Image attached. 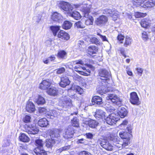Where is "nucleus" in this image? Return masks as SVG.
Returning a JSON list of instances; mask_svg holds the SVG:
<instances>
[{
    "instance_id": "nucleus-1",
    "label": "nucleus",
    "mask_w": 155,
    "mask_h": 155,
    "mask_svg": "<svg viewBox=\"0 0 155 155\" xmlns=\"http://www.w3.org/2000/svg\"><path fill=\"white\" fill-rule=\"evenodd\" d=\"M75 5L76 8L81 7L82 8L84 14V17L85 20V24L87 25H92L94 18L91 15L89 14L91 11V6L86 4H84L83 5L78 4Z\"/></svg>"
},
{
    "instance_id": "nucleus-2",
    "label": "nucleus",
    "mask_w": 155,
    "mask_h": 155,
    "mask_svg": "<svg viewBox=\"0 0 155 155\" xmlns=\"http://www.w3.org/2000/svg\"><path fill=\"white\" fill-rule=\"evenodd\" d=\"M58 6L65 13L68 14V15L73 9L72 5L67 2L60 1L59 2Z\"/></svg>"
},
{
    "instance_id": "nucleus-3",
    "label": "nucleus",
    "mask_w": 155,
    "mask_h": 155,
    "mask_svg": "<svg viewBox=\"0 0 155 155\" xmlns=\"http://www.w3.org/2000/svg\"><path fill=\"white\" fill-rule=\"evenodd\" d=\"M102 12L104 14H108L114 21L116 20L120 17L119 12L114 8L110 9L106 8L103 10Z\"/></svg>"
},
{
    "instance_id": "nucleus-4",
    "label": "nucleus",
    "mask_w": 155,
    "mask_h": 155,
    "mask_svg": "<svg viewBox=\"0 0 155 155\" xmlns=\"http://www.w3.org/2000/svg\"><path fill=\"white\" fill-rule=\"evenodd\" d=\"M100 79L102 80V81L106 83H109V79L110 78V72L105 69H101L99 72Z\"/></svg>"
},
{
    "instance_id": "nucleus-5",
    "label": "nucleus",
    "mask_w": 155,
    "mask_h": 155,
    "mask_svg": "<svg viewBox=\"0 0 155 155\" xmlns=\"http://www.w3.org/2000/svg\"><path fill=\"white\" fill-rule=\"evenodd\" d=\"M107 100L110 101L113 103L120 106L122 104V100L115 94H110L106 97Z\"/></svg>"
},
{
    "instance_id": "nucleus-6",
    "label": "nucleus",
    "mask_w": 155,
    "mask_h": 155,
    "mask_svg": "<svg viewBox=\"0 0 155 155\" xmlns=\"http://www.w3.org/2000/svg\"><path fill=\"white\" fill-rule=\"evenodd\" d=\"M97 143L98 145H100L103 148L108 151H112L113 149V146L108 141L102 139H98Z\"/></svg>"
},
{
    "instance_id": "nucleus-7",
    "label": "nucleus",
    "mask_w": 155,
    "mask_h": 155,
    "mask_svg": "<svg viewBox=\"0 0 155 155\" xmlns=\"http://www.w3.org/2000/svg\"><path fill=\"white\" fill-rule=\"evenodd\" d=\"M74 68L75 71L78 72L80 74L84 76L89 75L91 73L90 70L82 66H75Z\"/></svg>"
},
{
    "instance_id": "nucleus-8",
    "label": "nucleus",
    "mask_w": 155,
    "mask_h": 155,
    "mask_svg": "<svg viewBox=\"0 0 155 155\" xmlns=\"http://www.w3.org/2000/svg\"><path fill=\"white\" fill-rule=\"evenodd\" d=\"M120 118L115 113H112L107 117L106 119V123L110 125H112L114 124L119 120Z\"/></svg>"
},
{
    "instance_id": "nucleus-9",
    "label": "nucleus",
    "mask_w": 155,
    "mask_h": 155,
    "mask_svg": "<svg viewBox=\"0 0 155 155\" xmlns=\"http://www.w3.org/2000/svg\"><path fill=\"white\" fill-rule=\"evenodd\" d=\"M59 102L64 107H67L68 106H71L72 105L71 100L67 96L61 97Z\"/></svg>"
},
{
    "instance_id": "nucleus-10",
    "label": "nucleus",
    "mask_w": 155,
    "mask_h": 155,
    "mask_svg": "<svg viewBox=\"0 0 155 155\" xmlns=\"http://www.w3.org/2000/svg\"><path fill=\"white\" fill-rule=\"evenodd\" d=\"M130 101L134 105H139L140 104L139 98L136 92H132L130 94Z\"/></svg>"
},
{
    "instance_id": "nucleus-11",
    "label": "nucleus",
    "mask_w": 155,
    "mask_h": 155,
    "mask_svg": "<svg viewBox=\"0 0 155 155\" xmlns=\"http://www.w3.org/2000/svg\"><path fill=\"white\" fill-rule=\"evenodd\" d=\"M25 131L29 134H35L38 133L39 129L37 127L32 125L25 126Z\"/></svg>"
},
{
    "instance_id": "nucleus-12",
    "label": "nucleus",
    "mask_w": 155,
    "mask_h": 155,
    "mask_svg": "<svg viewBox=\"0 0 155 155\" xmlns=\"http://www.w3.org/2000/svg\"><path fill=\"white\" fill-rule=\"evenodd\" d=\"M107 17L102 15L100 16L95 21V22L96 25L99 26H101L105 25L108 21Z\"/></svg>"
},
{
    "instance_id": "nucleus-13",
    "label": "nucleus",
    "mask_w": 155,
    "mask_h": 155,
    "mask_svg": "<svg viewBox=\"0 0 155 155\" xmlns=\"http://www.w3.org/2000/svg\"><path fill=\"white\" fill-rule=\"evenodd\" d=\"M74 133V130L72 127H68L65 130L64 133L63 134L64 137L68 139L72 138Z\"/></svg>"
},
{
    "instance_id": "nucleus-14",
    "label": "nucleus",
    "mask_w": 155,
    "mask_h": 155,
    "mask_svg": "<svg viewBox=\"0 0 155 155\" xmlns=\"http://www.w3.org/2000/svg\"><path fill=\"white\" fill-rule=\"evenodd\" d=\"M61 133V131L59 130L56 129L51 130L49 132L50 135L51 139L54 140L60 137Z\"/></svg>"
},
{
    "instance_id": "nucleus-15",
    "label": "nucleus",
    "mask_w": 155,
    "mask_h": 155,
    "mask_svg": "<svg viewBox=\"0 0 155 155\" xmlns=\"http://www.w3.org/2000/svg\"><path fill=\"white\" fill-rule=\"evenodd\" d=\"M70 81L68 77L64 76L61 78V81L60 83V85L62 87H65L69 85Z\"/></svg>"
},
{
    "instance_id": "nucleus-16",
    "label": "nucleus",
    "mask_w": 155,
    "mask_h": 155,
    "mask_svg": "<svg viewBox=\"0 0 155 155\" xmlns=\"http://www.w3.org/2000/svg\"><path fill=\"white\" fill-rule=\"evenodd\" d=\"M127 111L125 108L123 107H119L117 112L119 117L124 118L127 116Z\"/></svg>"
},
{
    "instance_id": "nucleus-17",
    "label": "nucleus",
    "mask_w": 155,
    "mask_h": 155,
    "mask_svg": "<svg viewBox=\"0 0 155 155\" xmlns=\"http://www.w3.org/2000/svg\"><path fill=\"white\" fill-rule=\"evenodd\" d=\"M26 110L29 113L33 112L35 110L34 104L30 101H28L27 103L26 106Z\"/></svg>"
},
{
    "instance_id": "nucleus-18",
    "label": "nucleus",
    "mask_w": 155,
    "mask_h": 155,
    "mask_svg": "<svg viewBox=\"0 0 155 155\" xmlns=\"http://www.w3.org/2000/svg\"><path fill=\"white\" fill-rule=\"evenodd\" d=\"M51 85V83L49 80H44L40 84L39 88L43 90L48 89Z\"/></svg>"
},
{
    "instance_id": "nucleus-19",
    "label": "nucleus",
    "mask_w": 155,
    "mask_h": 155,
    "mask_svg": "<svg viewBox=\"0 0 155 155\" xmlns=\"http://www.w3.org/2000/svg\"><path fill=\"white\" fill-rule=\"evenodd\" d=\"M58 38L63 40H68L69 38V35L63 31L61 30L58 33L57 35Z\"/></svg>"
},
{
    "instance_id": "nucleus-20",
    "label": "nucleus",
    "mask_w": 155,
    "mask_h": 155,
    "mask_svg": "<svg viewBox=\"0 0 155 155\" xmlns=\"http://www.w3.org/2000/svg\"><path fill=\"white\" fill-rule=\"evenodd\" d=\"M46 92L49 95L55 96L57 95L58 90L56 88L52 87L48 89Z\"/></svg>"
},
{
    "instance_id": "nucleus-21",
    "label": "nucleus",
    "mask_w": 155,
    "mask_h": 155,
    "mask_svg": "<svg viewBox=\"0 0 155 155\" xmlns=\"http://www.w3.org/2000/svg\"><path fill=\"white\" fill-rule=\"evenodd\" d=\"M105 113L101 110L97 109L94 115L95 117L97 119L102 118L105 117Z\"/></svg>"
},
{
    "instance_id": "nucleus-22",
    "label": "nucleus",
    "mask_w": 155,
    "mask_h": 155,
    "mask_svg": "<svg viewBox=\"0 0 155 155\" xmlns=\"http://www.w3.org/2000/svg\"><path fill=\"white\" fill-rule=\"evenodd\" d=\"M92 102L93 104L100 105L102 104V98L99 96H95L92 99Z\"/></svg>"
},
{
    "instance_id": "nucleus-23",
    "label": "nucleus",
    "mask_w": 155,
    "mask_h": 155,
    "mask_svg": "<svg viewBox=\"0 0 155 155\" xmlns=\"http://www.w3.org/2000/svg\"><path fill=\"white\" fill-rule=\"evenodd\" d=\"M85 124H87L90 127L95 128L97 126L99 123L95 120H91L87 122L86 121Z\"/></svg>"
},
{
    "instance_id": "nucleus-24",
    "label": "nucleus",
    "mask_w": 155,
    "mask_h": 155,
    "mask_svg": "<svg viewBox=\"0 0 155 155\" xmlns=\"http://www.w3.org/2000/svg\"><path fill=\"white\" fill-rule=\"evenodd\" d=\"M34 151L36 155H47L46 152L43 149V148H35L34 150Z\"/></svg>"
},
{
    "instance_id": "nucleus-25",
    "label": "nucleus",
    "mask_w": 155,
    "mask_h": 155,
    "mask_svg": "<svg viewBox=\"0 0 155 155\" xmlns=\"http://www.w3.org/2000/svg\"><path fill=\"white\" fill-rule=\"evenodd\" d=\"M155 0H149L145 3L144 4H143L141 7L144 8H151L155 5Z\"/></svg>"
},
{
    "instance_id": "nucleus-26",
    "label": "nucleus",
    "mask_w": 155,
    "mask_h": 155,
    "mask_svg": "<svg viewBox=\"0 0 155 155\" xmlns=\"http://www.w3.org/2000/svg\"><path fill=\"white\" fill-rule=\"evenodd\" d=\"M120 137L122 139L125 140L129 139L131 135L130 133L124 132L123 131L120 132L119 133Z\"/></svg>"
},
{
    "instance_id": "nucleus-27",
    "label": "nucleus",
    "mask_w": 155,
    "mask_h": 155,
    "mask_svg": "<svg viewBox=\"0 0 155 155\" xmlns=\"http://www.w3.org/2000/svg\"><path fill=\"white\" fill-rule=\"evenodd\" d=\"M87 53L88 54L91 55L93 54H96L98 51L97 48L95 46H91L88 48Z\"/></svg>"
},
{
    "instance_id": "nucleus-28",
    "label": "nucleus",
    "mask_w": 155,
    "mask_h": 155,
    "mask_svg": "<svg viewBox=\"0 0 155 155\" xmlns=\"http://www.w3.org/2000/svg\"><path fill=\"white\" fill-rule=\"evenodd\" d=\"M62 16L58 12H54L51 17L52 19L54 21H59L61 20Z\"/></svg>"
},
{
    "instance_id": "nucleus-29",
    "label": "nucleus",
    "mask_w": 155,
    "mask_h": 155,
    "mask_svg": "<svg viewBox=\"0 0 155 155\" xmlns=\"http://www.w3.org/2000/svg\"><path fill=\"white\" fill-rule=\"evenodd\" d=\"M38 124L41 127H45L48 124V123L46 118H43L39 120Z\"/></svg>"
},
{
    "instance_id": "nucleus-30",
    "label": "nucleus",
    "mask_w": 155,
    "mask_h": 155,
    "mask_svg": "<svg viewBox=\"0 0 155 155\" xmlns=\"http://www.w3.org/2000/svg\"><path fill=\"white\" fill-rule=\"evenodd\" d=\"M70 16L71 17L76 20H79L81 18L80 14L78 12L75 11L72 12H70L68 15Z\"/></svg>"
},
{
    "instance_id": "nucleus-31",
    "label": "nucleus",
    "mask_w": 155,
    "mask_h": 155,
    "mask_svg": "<svg viewBox=\"0 0 155 155\" xmlns=\"http://www.w3.org/2000/svg\"><path fill=\"white\" fill-rule=\"evenodd\" d=\"M46 146L48 148H51L55 143L54 139H47L45 142Z\"/></svg>"
},
{
    "instance_id": "nucleus-32",
    "label": "nucleus",
    "mask_w": 155,
    "mask_h": 155,
    "mask_svg": "<svg viewBox=\"0 0 155 155\" xmlns=\"http://www.w3.org/2000/svg\"><path fill=\"white\" fill-rule=\"evenodd\" d=\"M20 140L23 142H28L30 140L29 138L25 134H21L19 136Z\"/></svg>"
},
{
    "instance_id": "nucleus-33",
    "label": "nucleus",
    "mask_w": 155,
    "mask_h": 155,
    "mask_svg": "<svg viewBox=\"0 0 155 155\" xmlns=\"http://www.w3.org/2000/svg\"><path fill=\"white\" fill-rule=\"evenodd\" d=\"M35 101L38 105L43 104L45 102V100L44 98L40 95H38L37 99H35Z\"/></svg>"
},
{
    "instance_id": "nucleus-34",
    "label": "nucleus",
    "mask_w": 155,
    "mask_h": 155,
    "mask_svg": "<svg viewBox=\"0 0 155 155\" xmlns=\"http://www.w3.org/2000/svg\"><path fill=\"white\" fill-rule=\"evenodd\" d=\"M132 41V40L131 37L128 36H126L124 43V46L127 47L128 46L130 45L131 44Z\"/></svg>"
},
{
    "instance_id": "nucleus-35",
    "label": "nucleus",
    "mask_w": 155,
    "mask_h": 155,
    "mask_svg": "<svg viewBox=\"0 0 155 155\" xmlns=\"http://www.w3.org/2000/svg\"><path fill=\"white\" fill-rule=\"evenodd\" d=\"M146 0H133L134 5L137 7L141 6Z\"/></svg>"
},
{
    "instance_id": "nucleus-36",
    "label": "nucleus",
    "mask_w": 155,
    "mask_h": 155,
    "mask_svg": "<svg viewBox=\"0 0 155 155\" xmlns=\"http://www.w3.org/2000/svg\"><path fill=\"white\" fill-rule=\"evenodd\" d=\"M72 26L71 23L68 21H65L63 25V28L65 29H70Z\"/></svg>"
},
{
    "instance_id": "nucleus-37",
    "label": "nucleus",
    "mask_w": 155,
    "mask_h": 155,
    "mask_svg": "<svg viewBox=\"0 0 155 155\" xmlns=\"http://www.w3.org/2000/svg\"><path fill=\"white\" fill-rule=\"evenodd\" d=\"M74 26L78 29L84 28L85 27V25L84 23L81 21H79L75 23L74 24Z\"/></svg>"
},
{
    "instance_id": "nucleus-38",
    "label": "nucleus",
    "mask_w": 155,
    "mask_h": 155,
    "mask_svg": "<svg viewBox=\"0 0 155 155\" xmlns=\"http://www.w3.org/2000/svg\"><path fill=\"white\" fill-rule=\"evenodd\" d=\"M50 29L54 36L56 35L57 32L59 30L60 27L58 26H52L50 27Z\"/></svg>"
},
{
    "instance_id": "nucleus-39",
    "label": "nucleus",
    "mask_w": 155,
    "mask_h": 155,
    "mask_svg": "<svg viewBox=\"0 0 155 155\" xmlns=\"http://www.w3.org/2000/svg\"><path fill=\"white\" fill-rule=\"evenodd\" d=\"M36 145L38 146L37 147L43 148V146L44 142L41 139H37L35 141Z\"/></svg>"
},
{
    "instance_id": "nucleus-40",
    "label": "nucleus",
    "mask_w": 155,
    "mask_h": 155,
    "mask_svg": "<svg viewBox=\"0 0 155 155\" xmlns=\"http://www.w3.org/2000/svg\"><path fill=\"white\" fill-rule=\"evenodd\" d=\"M149 22L147 19H144L142 20L140 22L141 26L143 28H146L149 25Z\"/></svg>"
},
{
    "instance_id": "nucleus-41",
    "label": "nucleus",
    "mask_w": 155,
    "mask_h": 155,
    "mask_svg": "<svg viewBox=\"0 0 155 155\" xmlns=\"http://www.w3.org/2000/svg\"><path fill=\"white\" fill-rule=\"evenodd\" d=\"M71 121L72 125L73 126L78 127L79 126V124L78 120L76 117H74Z\"/></svg>"
},
{
    "instance_id": "nucleus-42",
    "label": "nucleus",
    "mask_w": 155,
    "mask_h": 155,
    "mask_svg": "<svg viewBox=\"0 0 155 155\" xmlns=\"http://www.w3.org/2000/svg\"><path fill=\"white\" fill-rule=\"evenodd\" d=\"M67 54L66 52L64 51H59L57 54L58 57L59 58H64Z\"/></svg>"
},
{
    "instance_id": "nucleus-43",
    "label": "nucleus",
    "mask_w": 155,
    "mask_h": 155,
    "mask_svg": "<svg viewBox=\"0 0 155 155\" xmlns=\"http://www.w3.org/2000/svg\"><path fill=\"white\" fill-rule=\"evenodd\" d=\"M90 41L92 43H94L96 45H100L101 44V42L96 38L94 37L90 39Z\"/></svg>"
},
{
    "instance_id": "nucleus-44",
    "label": "nucleus",
    "mask_w": 155,
    "mask_h": 155,
    "mask_svg": "<svg viewBox=\"0 0 155 155\" xmlns=\"http://www.w3.org/2000/svg\"><path fill=\"white\" fill-rule=\"evenodd\" d=\"M74 90L80 94H82L84 92L83 89L78 86H75Z\"/></svg>"
},
{
    "instance_id": "nucleus-45",
    "label": "nucleus",
    "mask_w": 155,
    "mask_h": 155,
    "mask_svg": "<svg viewBox=\"0 0 155 155\" xmlns=\"http://www.w3.org/2000/svg\"><path fill=\"white\" fill-rule=\"evenodd\" d=\"M147 14L145 13H141L137 12L135 13V15L136 18H139L140 17H145Z\"/></svg>"
},
{
    "instance_id": "nucleus-46",
    "label": "nucleus",
    "mask_w": 155,
    "mask_h": 155,
    "mask_svg": "<svg viewBox=\"0 0 155 155\" xmlns=\"http://www.w3.org/2000/svg\"><path fill=\"white\" fill-rule=\"evenodd\" d=\"M102 88L103 89H101V91H100L99 90H98L97 91H99V92L100 94H105L107 92L110 91L111 89V88L110 87H107V89H103V87H102Z\"/></svg>"
},
{
    "instance_id": "nucleus-47",
    "label": "nucleus",
    "mask_w": 155,
    "mask_h": 155,
    "mask_svg": "<svg viewBox=\"0 0 155 155\" xmlns=\"http://www.w3.org/2000/svg\"><path fill=\"white\" fill-rule=\"evenodd\" d=\"M130 139L124 140L123 143H122L123 148H124L130 143Z\"/></svg>"
},
{
    "instance_id": "nucleus-48",
    "label": "nucleus",
    "mask_w": 155,
    "mask_h": 155,
    "mask_svg": "<svg viewBox=\"0 0 155 155\" xmlns=\"http://www.w3.org/2000/svg\"><path fill=\"white\" fill-rule=\"evenodd\" d=\"M31 119V117L28 115H26L23 119V121L26 123L30 122Z\"/></svg>"
},
{
    "instance_id": "nucleus-49",
    "label": "nucleus",
    "mask_w": 155,
    "mask_h": 155,
    "mask_svg": "<svg viewBox=\"0 0 155 155\" xmlns=\"http://www.w3.org/2000/svg\"><path fill=\"white\" fill-rule=\"evenodd\" d=\"M65 69L63 67L59 68L57 69V73L58 74H61L65 72Z\"/></svg>"
},
{
    "instance_id": "nucleus-50",
    "label": "nucleus",
    "mask_w": 155,
    "mask_h": 155,
    "mask_svg": "<svg viewBox=\"0 0 155 155\" xmlns=\"http://www.w3.org/2000/svg\"><path fill=\"white\" fill-rule=\"evenodd\" d=\"M39 111L41 114H45L47 112V109L44 107H41L39 108Z\"/></svg>"
},
{
    "instance_id": "nucleus-51",
    "label": "nucleus",
    "mask_w": 155,
    "mask_h": 155,
    "mask_svg": "<svg viewBox=\"0 0 155 155\" xmlns=\"http://www.w3.org/2000/svg\"><path fill=\"white\" fill-rule=\"evenodd\" d=\"M127 124L128 121L127 120H124L119 125V127L122 129H123V128L125 127V126L127 125Z\"/></svg>"
},
{
    "instance_id": "nucleus-52",
    "label": "nucleus",
    "mask_w": 155,
    "mask_h": 155,
    "mask_svg": "<svg viewBox=\"0 0 155 155\" xmlns=\"http://www.w3.org/2000/svg\"><path fill=\"white\" fill-rule=\"evenodd\" d=\"M78 155H91V154L88 151L84 150L80 152Z\"/></svg>"
},
{
    "instance_id": "nucleus-53",
    "label": "nucleus",
    "mask_w": 155,
    "mask_h": 155,
    "mask_svg": "<svg viewBox=\"0 0 155 155\" xmlns=\"http://www.w3.org/2000/svg\"><path fill=\"white\" fill-rule=\"evenodd\" d=\"M120 143H116L115 146L119 150H121L123 148L122 147V143L121 142H120Z\"/></svg>"
},
{
    "instance_id": "nucleus-54",
    "label": "nucleus",
    "mask_w": 155,
    "mask_h": 155,
    "mask_svg": "<svg viewBox=\"0 0 155 155\" xmlns=\"http://www.w3.org/2000/svg\"><path fill=\"white\" fill-rule=\"evenodd\" d=\"M136 70L137 71L138 74L141 76L143 71V69L142 68H136Z\"/></svg>"
},
{
    "instance_id": "nucleus-55",
    "label": "nucleus",
    "mask_w": 155,
    "mask_h": 155,
    "mask_svg": "<svg viewBox=\"0 0 155 155\" xmlns=\"http://www.w3.org/2000/svg\"><path fill=\"white\" fill-rule=\"evenodd\" d=\"M142 37L143 39L144 40H146L148 38V35L147 33L146 32L143 31L142 33Z\"/></svg>"
},
{
    "instance_id": "nucleus-56",
    "label": "nucleus",
    "mask_w": 155,
    "mask_h": 155,
    "mask_svg": "<svg viewBox=\"0 0 155 155\" xmlns=\"http://www.w3.org/2000/svg\"><path fill=\"white\" fill-rule=\"evenodd\" d=\"M78 45L79 47H84L85 46V45L84 43V42L83 41H79L78 42Z\"/></svg>"
},
{
    "instance_id": "nucleus-57",
    "label": "nucleus",
    "mask_w": 155,
    "mask_h": 155,
    "mask_svg": "<svg viewBox=\"0 0 155 155\" xmlns=\"http://www.w3.org/2000/svg\"><path fill=\"white\" fill-rule=\"evenodd\" d=\"M72 147L71 145L65 146L62 147L63 150H67L72 148Z\"/></svg>"
},
{
    "instance_id": "nucleus-58",
    "label": "nucleus",
    "mask_w": 155,
    "mask_h": 155,
    "mask_svg": "<svg viewBox=\"0 0 155 155\" xmlns=\"http://www.w3.org/2000/svg\"><path fill=\"white\" fill-rule=\"evenodd\" d=\"M124 36L121 35H119L117 37L118 40L120 41H123L124 39Z\"/></svg>"
},
{
    "instance_id": "nucleus-59",
    "label": "nucleus",
    "mask_w": 155,
    "mask_h": 155,
    "mask_svg": "<svg viewBox=\"0 0 155 155\" xmlns=\"http://www.w3.org/2000/svg\"><path fill=\"white\" fill-rule=\"evenodd\" d=\"M132 128V126L131 125H129L127 126L126 128V129L128 132H127L128 133H130V134L131 132Z\"/></svg>"
},
{
    "instance_id": "nucleus-60",
    "label": "nucleus",
    "mask_w": 155,
    "mask_h": 155,
    "mask_svg": "<svg viewBox=\"0 0 155 155\" xmlns=\"http://www.w3.org/2000/svg\"><path fill=\"white\" fill-rule=\"evenodd\" d=\"M97 35L100 36L103 41H107V38L105 36H103L98 33H97Z\"/></svg>"
},
{
    "instance_id": "nucleus-61",
    "label": "nucleus",
    "mask_w": 155,
    "mask_h": 155,
    "mask_svg": "<svg viewBox=\"0 0 155 155\" xmlns=\"http://www.w3.org/2000/svg\"><path fill=\"white\" fill-rule=\"evenodd\" d=\"M86 135L88 138L92 139L93 137V135L91 133H86Z\"/></svg>"
},
{
    "instance_id": "nucleus-62",
    "label": "nucleus",
    "mask_w": 155,
    "mask_h": 155,
    "mask_svg": "<svg viewBox=\"0 0 155 155\" xmlns=\"http://www.w3.org/2000/svg\"><path fill=\"white\" fill-rule=\"evenodd\" d=\"M75 62L76 64H79L81 65L84 64V62L81 60L76 61H75Z\"/></svg>"
},
{
    "instance_id": "nucleus-63",
    "label": "nucleus",
    "mask_w": 155,
    "mask_h": 155,
    "mask_svg": "<svg viewBox=\"0 0 155 155\" xmlns=\"http://www.w3.org/2000/svg\"><path fill=\"white\" fill-rule=\"evenodd\" d=\"M41 18V16L39 17H35L34 18V19L35 20H36V21L38 23L40 21Z\"/></svg>"
},
{
    "instance_id": "nucleus-64",
    "label": "nucleus",
    "mask_w": 155,
    "mask_h": 155,
    "mask_svg": "<svg viewBox=\"0 0 155 155\" xmlns=\"http://www.w3.org/2000/svg\"><path fill=\"white\" fill-rule=\"evenodd\" d=\"M52 114H51V116H53L54 117H56L58 114L55 110H53L52 111Z\"/></svg>"
}]
</instances>
